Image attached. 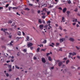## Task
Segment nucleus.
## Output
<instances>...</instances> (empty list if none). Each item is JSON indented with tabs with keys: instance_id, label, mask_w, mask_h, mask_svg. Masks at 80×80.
I'll list each match as a JSON object with an SVG mask.
<instances>
[{
	"instance_id": "49",
	"label": "nucleus",
	"mask_w": 80,
	"mask_h": 80,
	"mask_svg": "<svg viewBox=\"0 0 80 80\" xmlns=\"http://www.w3.org/2000/svg\"><path fill=\"white\" fill-rule=\"evenodd\" d=\"M71 55H72L69 54V55L68 56L69 58H71Z\"/></svg>"
},
{
	"instance_id": "18",
	"label": "nucleus",
	"mask_w": 80,
	"mask_h": 80,
	"mask_svg": "<svg viewBox=\"0 0 80 80\" xmlns=\"http://www.w3.org/2000/svg\"><path fill=\"white\" fill-rule=\"evenodd\" d=\"M25 10H27L28 11H29L30 10V9L28 8H26L25 9Z\"/></svg>"
},
{
	"instance_id": "17",
	"label": "nucleus",
	"mask_w": 80,
	"mask_h": 80,
	"mask_svg": "<svg viewBox=\"0 0 80 80\" xmlns=\"http://www.w3.org/2000/svg\"><path fill=\"white\" fill-rule=\"evenodd\" d=\"M38 22H39V23H42L41 21V19H39L38 20Z\"/></svg>"
},
{
	"instance_id": "35",
	"label": "nucleus",
	"mask_w": 80,
	"mask_h": 80,
	"mask_svg": "<svg viewBox=\"0 0 80 80\" xmlns=\"http://www.w3.org/2000/svg\"><path fill=\"white\" fill-rule=\"evenodd\" d=\"M70 13V11H67V14H69Z\"/></svg>"
},
{
	"instance_id": "5",
	"label": "nucleus",
	"mask_w": 80,
	"mask_h": 80,
	"mask_svg": "<svg viewBox=\"0 0 80 80\" xmlns=\"http://www.w3.org/2000/svg\"><path fill=\"white\" fill-rule=\"evenodd\" d=\"M46 11H47V9L46 8H44L43 9L42 11H41V12H42V13H43V12H45L46 13Z\"/></svg>"
},
{
	"instance_id": "2",
	"label": "nucleus",
	"mask_w": 80,
	"mask_h": 80,
	"mask_svg": "<svg viewBox=\"0 0 80 80\" xmlns=\"http://www.w3.org/2000/svg\"><path fill=\"white\" fill-rule=\"evenodd\" d=\"M64 40H65V38H63L59 40V41L60 42H63V41H64Z\"/></svg>"
},
{
	"instance_id": "10",
	"label": "nucleus",
	"mask_w": 80,
	"mask_h": 80,
	"mask_svg": "<svg viewBox=\"0 0 80 80\" xmlns=\"http://www.w3.org/2000/svg\"><path fill=\"white\" fill-rule=\"evenodd\" d=\"M18 35H19V36H21V32L20 31H18L17 32Z\"/></svg>"
},
{
	"instance_id": "15",
	"label": "nucleus",
	"mask_w": 80,
	"mask_h": 80,
	"mask_svg": "<svg viewBox=\"0 0 80 80\" xmlns=\"http://www.w3.org/2000/svg\"><path fill=\"white\" fill-rule=\"evenodd\" d=\"M30 38L29 37V36H27V38H26V39L28 40V41H29V38Z\"/></svg>"
},
{
	"instance_id": "14",
	"label": "nucleus",
	"mask_w": 80,
	"mask_h": 80,
	"mask_svg": "<svg viewBox=\"0 0 80 80\" xmlns=\"http://www.w3.org/2000/svg\"><path fill=\"white\" fill-rule=\"evenodd\" d=\"M62 20L64 22L65 21V18H64V17H62Z\"/></svg>"
},
{
	"instance_id": "11",
	"label": "nucleus",
	"mask_w": 80,
	"mask_h": 80,
	"mask_svg": "<svg viewBox=\"0 0 80 80\" xmlns=\"http://www.w3.org/2000/svg\"><path fill=\"white\" fill-rule=\"evenodd\" d=\"M66 11H67V8H64L63 10V13H65V12Z\"/></svg>"
},
{
	"instance_id": "24",
	"label": "nucleus",
	"mask_w": 80,
	"mask_h": 80,
	"mask_svg": "<svg viewBox=\"0 0 80 80\" xmlns=\"http://www.w3.org/2000/svg\"><path fill=\"white\" fill-rule=\"evenodd\" d=\"M43 43H47V40H44L43 41Z\"/></svg>"
},
{
	"instance_id": "51",
	"label": "nucleus",
	"mask_w": 80,
	"mask_h": 80,
	"mask_svg": "<svg viewBox=\"0 0 80 80\" xmlns=\"http://www.w3.org/2000/svg\"><path fill=\"white\" fill-rule=\"evenodd\" d=\"M11 62H14V60H13V59H11Z\"/></svg>"
},
{
	"instance_id": "19",
	"label": "nucleus",
	"mask_w": 80,
	"mask_h": 80,
	"mask_svg": "<svg viewBox=\"0 0 80 80\" xmlns=\"http://www.w3.org/2000/svg\"><path fill=\"white\" fill-rule=\"evenodd\" d=\"M52 7H53V5H50L49 8H52Z\"/></svg>"
},
{
	"instance_id": "64",
	"label": "nucleus",
	"mask_w": 80,
	"mask_h": 80,
	"mask_svg": "<svg viewBox=\"0 0 80 80\" xmlns=\"http://www.w3.org/2000/svg\"><path fill=\"white\" fill-rule=\"evenodd\" d=\"M59 9H60V10H62V8L61 7H59Z\"/></svg>"
},
{
	"instance_id": "58",
	"label": "nucleus",
	"mask_w": 80,
	"mask_h": 80,
	"mask_svg": "<svg viewBox=\"0 0 80 80\" xmlns=\"http://www.w3.org/2000/svg\"><path fill=\"white\" fill-rule=\"evenodd\" d=\"M71 68H72V69L75 68L73 66H71Z\"/></svg>"
},
{
	"instance_id": "4",
	"label": "nucleus",
	"mask_w": 80,
	"mask_h": 80,
	"mask_svg": "<svg viewBox=\"0 0 80 80\" xmlns=\"http://www.w3.org/2000/svg\"><path fill=\"white\" fill-rule=\"evenodd\" d=\"M69 54L72 55V56H73L74 55H77V54L76 53H75V52H73V53L69 52Z\"/></svg>"
},
{
	"instance_id": "3",
	"label": "nucleus",
	"mask_w": 80,
	"mask_h": 80,
	"mask_svg": "<svg viewBox=\"0 0 80 80\" xmlns=\"http://www.w3.org/2000/svg\"><path fill=\"white\" fill-rule=\"evenodd\" d=\"M39 28L40 30H43V25H40L39 26Z\"/></svg>"
},
{
	"instance_id": "21",
	"label": "nucleus",
	"mask_w": 80,
	"mask_h": 80,
	"mask_svg": "<svg viewBox=\"0 0 80 80\" xmlns=\"http://www.w3.org/2000/svg\"><path fill=\"white\" fill-rule=\"evenodd\" d=\"M27 50V49H25L23 50V52H26Z\"/></svg>"
},
{
	"instance_id": "8",
	"label": "nucleus",
	"mask_w": 80,
	"mask_h": 80,
	"mask_svg": "<svg viewBox=\"0 0 80 80\" xmlns=\"http://www.w3.org/2000/svg\"><path fill=\"white\" fill-rule=\"evenodd\" d=\"M48 60L49 61L51 62V61L52 60V58L51 57L49 56L48 57Z\"/></svg>"
},
{
	"instance_id": "26",
	"label": "nucleus",
	"mask_w": 80,
	"mask_h": 80,
	"mask_svg": "<svg viewBox=\"0 0 80 80\" xmlns=\"http://www.w3.org/2000/svg\"><path fill=\"white\" fill-rule=\"evenodd\" d=\"M74 11V12H78V9L77 8H76Z\"/></svg>"
},
{
	"instance_id": "6",
	"label": "nucleus",
	"mask_w": 80,
	"mask_h": 80,
	"mask_svg": "<svg viewBox=\"0 0 80 80\" xmlns=\"http://www.w3.org/2000/svg\"><path fill=\"white\" fill-rule=\"evenodd\" d=\"M62 65V62H60L58 63V65L59 67H61Z\"/></svg>"
},
{
	"instance_id": "52",
	"label": "nucleus",
	"mask_w": 80,
	"mask_h": 80,
	"mask_svg": "<svg viewBox=\"0 0 80 80\" xmlns=\"http://www.w3.org/2000/svg\"><path fill=\"white\" fill-rule=\"evenodd\" d=\"M67 58H64V59H63V60H67Z\"/></svg>"
},
{
	"instance_id": "47",
	"label": "nucleus",
	"mask_w": 80,
	"mask_h": 80,
	"mask_svg": "<svg viewBox=\"0 0 80 80\" xmlns=\"http://www.w3.org/2000/svg\"><path fill=\"white\" fill-rule=\"evenodd\" d=\"M1 30V31H3L4 32V29H3V28H2Z\"/></svg>"
},
{
	"instance_id": "36",
	"label": "nucleus",
	"mask_w": 80,
	"mask_h": 80,
	"mask_svg": "<svg viewBox=\"0 0 80 80\" xmlns=\"http://www.w3.org/2000/svg\"><path fill=\"white\" fill-rule=\"evenodd\" d=\"M76 25V23L75 22H74L72 23V25H73L74 26L75 25Z\"/></svg>"
},
{
	"instance_id": "53",
	"label": "nucleus",
	"mask_w": 80,
	"mask_h": 80,
	"mask_svg": "<svg viewBox=\"0 0 80 80\" xmlns=\"http://www.w3.org/2000/svg\"><path fill=\"white\" fill-rule=\"evenodd\" d=\"M9 72H12V69H11V68H10L9 70Z\"/></svg>"
},
{
	"instance_id": "23",
	"label": "nucleus",
	"mask_w": 80,
	"mask_h": 80,
	"mask_svg": "<svg viewBox=\"0 0 80 80\" xmlns=\"http://www.w3.org/2000/svg\"><path fill=\"white\" fill-rule=\"evenodd\" d=\"M42 51H43V52H45V50H46V49H41Z\"/></svg>"
},
{
	"instance_id": "37",
	"label": "nucleus",
	"mask_w": 80,
	"mask_h": 80,
	"mask_svg": "<svg viewBox=\"0 0 80 80\" xmlns=\"http://www.w3.org/2000/svg\"><path fill=\"white\" fill-rule=\"evenodd\" d=\"M15 25V22H13L12 25V26H14Z\"/></svg>"
},
{
	"instance_id": "60",
	"label": "nucleus",
	"mask_w": 80,
	"mask_h": 80,
	"mask_svg": "<svg viewBox=\"0 0 80 80\" xmlns=\"http://www.w3.org/2000/svg\"><path fill=\"white\" fill-rule=\"evenodd\" d=\"M9 62H10V61H7V63H9Z\"/></svg>"
},
{
	"instance_id": "39",
	"label": "nucleus",
	"mask_w": 80,
	"mask_h": 80,
	"mask_svg": "<svg viewBox=\"0 0 80 80\" xmlns=\"http://www.w3.org/2000/svg\"><path fill=\"white\" fill-rule=\"evenodd\" d=\"M17 15H19V16H20V14H18V12H17L16 13Z\"/></svg>"
},
{
	"instance_id": "59",
	"label": "nucleus",
	"mask_w": 80,
	"mask_h": 80,
	"mask_svg": "<svg viewBox=\"0 0 80 80\" xmlns=\"http://www.w3.org/2000/svg\"><path fill=\"white\" fill-rule=\"evenodd\" d=\"M29 5H30V6H32L33 5V4H32L29 3Z\"/></svg>"
},
{
	"instance_id": "44",
	"label": "nucleus",
	"mask_w": 80,
	"mask_h": 80,
	"mask_svg": "<svg viewBox=\"0 0 80 80\" xmlns=\"http://www.w3.org/2000/svg\"><path fill=\"white\" fill-rule=\"evenodd\" d=\"M74 20H75V22H78V21L77 20V19H74Z\"/></svg>"
},
{
	"instance_id": "57",
	"label": "nucleus",
	"mask_w": 80,
	"mask_h": 80,
	"mask_svg": "<svg viewBox=\"0 0 80 80\" xmlns=\"http://www.w3.org/2000/svg\"><path fill=\"white\" fill-rule=\"evenodd\" d=\"M48 23H51V21H48Z\"/></svg>"
},
{
	"instance_id": "42",
	"label": "nucleus",
	"mask_w": 80,
	"mask_h": 80,
	"mask_svg": "<svg viewBox=\"0 0 80 80\" xmlns=\"http://www.w3.org/2000/svg\"><path fill=\"white\" fill-rule=\"evenodd\" d=\"M50 53H47V56H48V55H50Z\"/></svg>"
},
{
	"instance_id": "32",
	"label": "nucleus",
	"mask_w": 80,
	"mask_h": 80,
	"mask_svg": "<svg viewBox=\"0 0 80 80\" xmlns=\"http://www.w3.org/2000/svg\"><path fill=\"white\" fill-rule=\"evenodd\" d=\"M76 48H77V50H79V48L77 46H76L75 47Z\"/></svg>"
},
{
	"instance_id": "34",
	"label": "nucleus",
	"mask_w": 80,
	"mask_h": 80,
	"mask_svg": "<svg viewBox=\"0 0 80 80\" xmlns=\"http://www.w3.org/2000/svg\"><path fill=\"white\" fill-rule=\"evenodd\" d=\"M17 39H18V40L19 39H20V38H22V37L18 38V37H17Z\"/></svg>"
},
{
	"instance_id": "54",
	"label": "nucleus",
	"mask_w": 80,
	"mask_h": 80,
	"mask_svg": "<svg viewBox=\"0 0 80 80\" xmlns=\"http://www.w3.org/2000/svg\"><path fill=\"white\" fill-rule=\"evenodd\" d=\"M3 7H0V10H1V9H3Z\"/></svg>"
},
{
	"instance_id": "33",
	"label": "nucleus",
	"mask_w": 80,
	"mask_h": 80,
	"mask_svg": "<svg viewBox=\"0 0 80 80\" xmlns=\"http://www.w3.org/2000/svg\"><path fill=\"white\" fill-rule=\"evenodd\" d=\"M44 28H47L48 27V25H45V26H44Z\"/></svg>"
},
{
	"instance_id": "28",
	"label": "nucleus",
	"mask_w": 80,
	"mask_h": 80,
	"mask_svg": "<svg viewBox=\"0 0 80 80\" xmlns=\"http://www.w3.org/2000/svg\"><path fill=\"white\" fill-rule=\"evenodd\" d=\"M8 67H9V68H12V65H9L8 66Z\"/></svg>"
},
{
	"instance_id": "45",
	"label": "nucleus",
	"mask_w": 80,
	"mask_h": 80,
	"mask_svg": "<svg viewBox=\"0 0 80 80\" xmlns=\"http://www.w3.org/2000/svg\"><path fill=\"white\" fill-rule=\"evenodd\" d=\"M22 34H23V35L24 36L25 35V33H24V32H22Z\"/></svg>"
},
{
	"instance_id": "7",
	"label": "nucleus",
	"mask_w": 80,
	"mask_h": 80,
	"mask_svg": "<svg viewBox=\"0 0 80 80\" xmlns=\"http://www.w3.org/2000/svg\"><path fill=\"white\" fill-rule=\"evenodd\" d=\"M69 40L70 41H72V42H73V41H75V40H74V39L72 38H69Z\"/></svg>"
},
{
	"instance_id": "30",
	"label": "nucleus",
	"mask_w": 80,
	"mask_h": 80,
	"mask_svg": "<svg viewBox=\"0 0 80 80\" xmlns=\"http://www.w3.org/2000/svg\"><path fill=\"white\" fill-rule=\"evenodd\" d=\"M56 47L58 46V45H59V43H56Z\"/></svg>"
},
{
	"instance_id": "46",
	"label": "nucleus",
	"mask_w": 80,
	"mask_h": 80,
	"mask_svg": "<svg viewBox=\"0 0 80 80\" xmlns=\"http://www.w3.org/2000/svg\"><path fill=\"white\" fill-rule=\"evenodd\" d=\"M61 2H62V3H64V2H65V1H64V0H61Z\"/></svg>"
},
{
	"instance_id": "61",
	"label": "nucleus",
	"mask_w": 80,
	"mask_h": 80,
	"mask_svg": "<svg viewBox=\"0 0 80 80\" xmlns=\"http://www.w3.org/2000/svg\"><path fill=\"white\" fill-rule=\"evenodd\" d=\"M77 27H79V25L78 24H77Z\"/></svg>"
},
{
	"instance_id": "27",
	"label": "nucleus",
	"mask_w": 80,
	"mask_h": 80,
	"mask_svg": "<svg viewBox=\"0 0 80 80\" xmlns=\"http://www.w3.org/2000/svg\"><path fill=\"white\" fill-rule=\"evenodd\" d=\"M13 9H14V10H17V8L16 7H14L12 8Z\"/></svg>"
},
{
	"instance_id": "43",
	"label": "nucleus",
	"mask_w": 80,
	"mask_h": 80,
	"mask_svg": "<svg viewBox=\"0 0 80 80\" xmlns=\"http://www.w3.org/2000/svg\"><path fill=\"white\" fill-rule=\"evenodd\" d=\"M6 76L7 77H8L9 76V74H8V73H6Z\"/></svg>"
},
{
	"instance_id": "63",
	"label": "nucleus",
	"mask_w": 80,
	"mask_h": 80,
	"mask_svg": "<svg viewBox=\"0 0 80 80\" xmlns=\"http://www.w3.org/2000/svg\"><path fill=\"white\" fill-rule=\"evenodd\" d=\"M30 48L31 50H32V49H33V47H31Z\"/></svg>"
},
{
	"instance_id": "13",
	"label": "nucleus",
	"mask_w": 80,
	"mask_h": 80,
	"mask_svg": "<svg viewBox=\"0 0 80 80\" xmlns=\"http://www.w3.org/2000/svg\"><path fill=\"white\" fill-rule=\"evenodd\" d=\"M69 62H70V60H67L66 61V64L67 65H68Z\"/></svg>"
},
{
	"instance_id": "40",
	"label": "nucleus",
	"mask_w": 80,
	"mask_h": 80,
	"mask_svg": "<svg viewBox=\"0 0 80 80\" xmlns=\"http://www.w3.org/2000/svg\"><path fill=\"white\" fill-rule=\"evenodd\" d=\"M33 59H34V60H37V58L36 57H33Z\"/></svg>"
},
{
	"instance_id": "56",
	"label": "nucleus",
	"mask_w": 80,
	"mask_h": 80,
	"mask_svg": "<svg viewBox=\"0 0 80 80\" xmlns=\"http://www.w3.org/2000/svg\"><path fill=\"white\" fill-rule=\"evenodd\" d=\"M41 15H45V12L42 13H41Z\"/></svg>"
},
{
	"instance_id": "50",
	"label": "nucleus",
	"mask_w": 80,
	"mask_h": 80,
	"mask_svg": "<svg viewBox=\"0 0 80 80\" xmlns=\"http://www.w3.org/2000/svg\"><path fill=\"white\" fill-rule=\"evenodd\" d=\"M16 80H20V79H19V78H17L16 79Z\"/></svg>"
},
{
	"instance_id": "12",
	"label": "nucleus",
	"mask_w": 80,
	"mask_h": 80,
	"mask_svg": "<svg viewBox=\"0 0 80 80\" xmlns=\"http://www.w3.org/2000/svg\"><path fill=\"white\" fill-rule=\"evenodd\" d=\"M5 31H7V29L6 28L4 29V32L5 33H8H8L5 32Z\"/></svg>"
},
{
	"instance_id": "62",
	"label": "nucleus",
	"mask_w": 80,
	"mask_h": 80,
	"mask_svg": "<svg viewBox=\"0 0 80 80\" xmlns=\"http://www.w3.org/2000/svg\"><path fill=\"white\" fill-rule=\"evenodd\" d=\"M51 68L52 70H53V68H54V67H51Z\"/></svg>"
},
{
	"instance_id": "25",
	"label": "nucleus",
	"mask_w": 80,
	"mask_h": 80,
	"mask_svg": "<svg viewBox=\"0 0 80 80\" xmlns=\"http://www.w3.org/2000/svg\"><path fill=\"white\" fill-rule=\"evenodd\" d=\"M39 50H40V48H38L37 49V52H39Z\"/></svg>"
},
{
	"instance_id": "55",
	"label": "nucleus",
	"mask_w": 80,
	"mask_h": 80,
	"mask_svg": "<svg viewBox=\"0 0 80 80\" xmlns=\"http://www.w3.org/2000/svg\"><path fill=\"white\" fill-rule=\"evenodd\" d=\"M38 13H40V10H38Z\"/></svg>"
},
{
	"instance_id": "29",
	"label": "nucleus",
	"mask_w": 80,
	"mask_h": 80,
	"mask_svg": "<svg viewBox=\"0 0 80 80\" xmlns=\"http://www.w3.org/2000/svg\"><path fill=\"white\" fill-rule=\"evenodd\" d=\"M59 28L61 30H62V27L60 26Z\"/></svg>"
},
{
	"instance_id": "38",
	"label": "nucleus",
	"mask_w": 80,
	"mask_h": 80,
	"mask_svg": "<svg viewBox=\"0 0 80 80\" xmlns=\"http://www.w3.org/2000/svg\"><path fill=\"white\" fill-rule=\"evenodd\" d=\"M47 12V15H49V14H50V12Z\"/></svg>"
},
{
	"instance_id": "22",
	"label": "nucleus",
	"mask_w": 80,
	"mask_h": 80,
	"mask_svg": "<svg viewBox=\"0 0 80 80\" xmlns=\"http://www.w3.org/2000/svg\"><path fill=\"white\" fill-rule=\"evenodd\" d=\"M68 1V3L69 4H70V3H71V1H70V0H69Z\"/></svg>"
},
{
	"instance_id": "41",
	"label": "nucleus",
	"mask_w": 80,
	"mask_h": 80,
	"mask_svg": "<svg viewBox=\"0 0 80 80\" xmlns=\"http://www.w3.org/2000/svg\"><path fill=\"white\" fill-rule=\"evenodd\" d=\"M8 23H12V21H9Z\"/></svg>"
},
{
	"instance_id": "1",
	"label": "nucleus",
	"mask_w": 80,
	"mask_h": 80,
	"mask_svg": "<svg viewBox=\"0 0 80 80\" xmlns=\"http://www.w3.org/2000/svg\"><path fill=\"white\" fill-rule=\"evenodd\" d=\"M42 61L43 63H46V60L45 58H41Z\"/></svg>"
},
{
	"instance_id": "16",
	"label": "nucleus",
	"mask_w": 80,
	"mask_h": 80,
	"mask_svg": "<svg viewBox=\"0 0 80 80\" xmlns=\"http://www.w3.org/2000/svg\"><path fill=\"white\" fill-rule=\"evenodd\" d=\"M13 43V42L11 41L10 43V45L12 46L13 44H12V43Z\"/></svg>"
},
{
	"instance_id": "31",
	"label": "nucleus",
	"mask_w": 80,
	"mask_h": 80,
	"mask_svg": "<svg viewBox=\"0 0 80 80\" xmlns=\"http://www.w3.org/2000/svg\"><path fill=\"white\" fill-rule=\"evenodd\" d=\"M9 6V4H8L6 5L5 7L6 8H7V7H8Z\"/></svg>"
},
{
	"instance_id": "9",
	"label": "nucleus",
	"mask_w": 80,
	"mask_h": 80,
	"mask_svg": "<svg viewBox=\"0 0 80 80\" xmlns=\"http://www.w3.org/2000/svg\"><path fill=\"white\" fill-rule=\"evenodd\" d=\"M32 45H33V44L32 43H29L28 44V47H31L32 46Z\"/></svg>"
},
{
	"instance_id": "48",
	"label": "nucleus",
	"mask_w": 80,
	"mask_h": 80,
	"mask_svg": "<svg viewBox=\"0 0 80 80\" xmlns=\"http://www.w3.org/2000/svg\"><path fill=\"white\" fill-rule=\"evenodd\" d=\"M42 18L44 19V18H45V16H44V15L43 16H42Z\"/></svg>"
},
{
	"instance_id": "20",
	"label": "nucleus",
	"mask_w": 80,
	"mask_h": 80,
	"mask_svg": "<svg viewBox=\"0 0 80 80\" xmlns=\"http://www.w3.org/2000/svg\"><path fill=\"white\" fill-rule=\"evenodd\" d=\"M15 67L16 68H17L18 69H19V68H20L19 67H18V66L15 65Z\"/></svg>"
}]
</instances>
